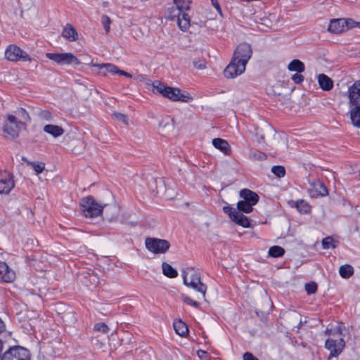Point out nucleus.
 <instances>
[{
  "mask_svg": "<svg viewBox=\"0 0 360 360\" xmlns=\"http://www.w3.org/2000/svg\"><path fill=\"white\" fill-rule=\"evenodd\" d=\"M253 205L246 201L240 200L237 203V208L230 206H224L223 211L227 214L230 219L236 224L245 228L250 226V224L247 217L241 213H250L253 210Z\"/></svg>",
  "mask_w": 360,
  "mask_h": 360,
  "instance_id": "1",
  "label": "nucleus"
},
{
  "mask_svg": "<svg viewBox=\"0 0 360 360\" xmlns=\"http://www.w3.org/2000/svg\"><path fill=\"white\" fill-rule=\"evenodd\" d=\"M184 283L200 292L203 297H205L207 286L200 279V273L198 269L193 267H186L182 271Z\"/></svg>",
  "mask_w": 360,
  "mask_h": 360,
  "instance_id": "2",
  "label": "nucleus"
},
{
  "mask_svg": "<svg viewBox=\"0 0 360 360\" xmlns=\"http://www.w3.org/2000/svg\"><path fill=\"white\" fill-rule=\"evenodd\" d=\"M81 210L86 217H95L98 216L104 207L98 204L92 197L87 196L80 200Z\"/></svg>",
  "mask_w": 360,
  "mask_h": 360,
  "instance_id": "3",
  "label": "nucleus"
},
{
  "mask_svg": "<svg viewBox=\"0 0 360 360\" xmlns=\"http://www.w3.org/2000/svg\"><path fill=\"white\" fill-rule=\"evenodd\" d=\"M8 122L4 127V134L7 139L17 138L20 131L24 127V122H17V117L13 115H7Z\"/></svg>",
  "mask_w": 360,
  "mask_h": 360,
  "instance_id": "4",
  "label": "nucleus"
},
{
  "mask_svg": "<svg viewBox=\"0 0 360 360\" xmlns=\"http://www.w3.org/2000/svg\"><path fill=\"white\" fill-rule=\"evenodd\" d=\"M167 18L169 20L177 18L179 27L182 31H186L190 27V18L186 13H182L176 6H172L168 8Z\"/></svg>",
  "mask_w": 360,
  "mask_h": 360,
  "instance_id": "5",
  "label": "nucleus"
},
{
  "mask_svg": "<svg viewBox=\"0 0 360 360\" xmlns=\"http://www.w3.org/2000/svg\"><path fill=\"white\" fill-rule=\"evenodd\" d=\"M145 245L147 250L154 254H164L170 247L167 240L156 238H147Z\"/></svg>",
  "mask_w": 360,
  "mask_h": 360,
  "instance_id": "6",
  "label": "nucleus"
},
{
  "mask_svg": "<svg viewBox=\"0 0 360 360\" xmlns=\"http://www.w3.org/2000/svg\"><path fill=\"white\" fill-rule=\"evenodd\" d=\"M46 58L56 62L58 65H79L80 60L71 53H47Z\"/></svg>",
  "mask_w": 360,
  "mask_h": 360,
  "instance_id": "7",
  "label": "nucleus"
},
{
  "mask_svg": "<svg viewBox=\"0 0 360 360\" xmlns=\"http://www.w3.org/2000/svg\"><path fill=\"white\" fill-rule=\"evenodd\" d=\"M5 58L9 61H30V56L16 45L11 44L5 50Z\"/></svg>",
  "mask_w": 360,
  "mask_h": 360,
  "instance_id": "8",
  "label": "nucleus"
},
{
  "mask_svg": "<svg viewBox=\"0 0 360 360\" xmlns=\"http://www.w3.org/2000/svg\"><path fill=\"white\" fill-rule=\"evenodd\" d=\"M165 97L172 101H180L183 103H190L193 101V96L186 91H181L178 88L169 86Z\"/></svg>",
  "mask_w": 360,
  "mask_h": 360,
  "instance_id": "9",
  "label": "nucleus"
},
{
  "mask_svg": "<svg viewBox=\"0 0 360 360\" xmlns=\"http://www.w3.org/2000/svg\"><path fill=\"white\" fill-rule=\"evenodd\" d=\"M247 63L235 60L233 58L225 68L224 73L226 78H235L245 70Z\"/></svg>",
  "mask_w": 360,
  "mask_h": 360,
  "instance_id": "10",
  "label": "nucleus"
},
{
  "mask_svg": "<svg viewBox=\"0 0 360 360\" xmlns=\"http://www.w3.org/2000/svg\"><path fill=\"white\" fill-rule=\"evenodd\" d=\"M2 360H30V352L27 349L17 346L6 352Z\"/></svg>",
  "mask_w": 360,
  "mask_h": 360,
  "instance_id": "11",
  "label": "nucleus"
},
{
  "mask_svg": "<svg viewBox=\"0 0 360 360\" xmlns=\"http://www.w3.org/2000/svg\"><path fill=\"white\" fill-rule=\"evenodd\" d=\"M345 346L344 339L340 338L339 340L328 339L325 343V347L330 351L328 358L337 357L342 352Z\"/></svg>",
  "mask_w": 360,
  "mask_h": 360,
  "instance_id": "12",
  "label": "nucleus"
},
{
  "mask_svg": "<svg viewBox=\"0 0 360 360\" xmlns=\"http://www.w3.org/2000/svg\"><path fill=\"white\" fill-rule=\"evenodd\" d=\"M252 51L250 44L243 43L239 44L234 51L233 58L235 60L248 63L252 57Z\"/></svg>",
  "mask_w": 360,
  "mask_h": 360,
  "instance_id": "13",
  "label": "nucleus"
},
{
  "mask_svg": "<svg viewBox=\"0 0 360 360\" xmlns=\"http://www.w3.org/2000/svg\"><path fill=\"white\" fill-rule=\"evenodd\" d=\"M14 186L13 175L6 171H0V194H8Z\"/></svg>",
  "mask_w": 360,
  "mask_h": 360,
  "instance_id": "14",
  "label": "nucleus"
},
{
  "mask_svg": "<svg viewBox=\"0 0 360 360\" xmlns=\"http://www.w3.org/2000/svg\"><path fill=\"white\" fill-rule=\"evenodd\" d=\"M349 104L360 106V80L356 81L348 89Z\"/></svg>",
  "mask_w": 360,
  "mask_h": 360,
  "instance_id": "15",
  "label": "nucleus"
},
{
  "mask_svg": "<svg viewBox=\"0 0 360 360\" xmlns=\"http://www.w3.org/2000/svg\"><path fill=\"white\" fill-rule=\"evenodd\" d=\"M89 64L92 66L97 67L99 69L105 68L108 72L112 75L117 74L127 77H132L131 75L129 72L120 70L116 65L111 63L94 64L92 62H91Z\"/></svg>",
  "mask_w": 360,
  "mask_h": 360,
  "instance_id": "16",
  "label": "nucleus"
},
{
  "mask_svg": "<svg viewBox=\"0 0 360 360\" xmlns=\"http://www.w3.org/2000/svg\"><path fill=\"white\" fill-rule=\"evenodd\" d=\"M309 192L310 195L313 198L323 196L328 194L326 187L319 181L311 184Z\"/></svg>",
  "mask_w": 360,
  "mask_h": 360,
  "instance_id": "17",
  "label": "nucleus"
},
{
  "mask_svg": "<svg viewBox=\"0 0 360 360\" xmlns=\"http://www.w3.org/2000/svg\"><path fill=\"white\" fill-rule=\"evenodd\" d=\"M0 278L5 282H12L15 278V272L5 262H0Z\"/></svg>",
  "mask_w": 360,
  "mask_h": 360,
  "instance_id": "18",
  "label": "nucleus"
},
{
  "mask_svg": "<svg viewBox=\"0 0 360 360\" xmlns=\"http://www.w3.org/2000/svg\"><path fill=\"white\" fill-rule=\"evenodd\" d=\"M345 30V20L342 18L331 20L328 27V30L333 34L341 33Z\"/></svg>",
  "mask_w": 360,
  "mask_h": 360,
  "instance_id": "19",
  "label": "nucleus"
},
{
  "mask_svg": "<svg viewBox=\"0 0 360 360\" xmlns=\"http://www.w3.org/2000/svg\"><path fill=\"white\" fill-rule=\"evenodd\" d=\"M62 37L69 41H75L78 39V33L71 24H66L62 31Z\"/></svg>",
  "mask_w": 360,
  "mask_h": 360,
  "instance_id": "20",
  "label": "nucleus"
},
{
  "mask_svg": "<svg viewBox=\"0 0 360 360\" xmlns=\"http://www.w3.org/2000/svg\"><path fill=\"white\" fill-rule=\"evenodd\" d=\"M240 197L243 199V201H246V202H250L253 205H255L259 200V196L256 193L246 188L240 191Z\"/></svg>",
  "mask_w": 360,
  "mask_h": 360,
  "instance_id": "21",
  "label": "nucleus"
},
{
  "mask_svg": "<svg viewBox=\"0 0 360 360\" xmlns=\"http://www.w3.org/2000/svg\"><path fill=\"white\" fill-rule=\"evenodd\" d=\"M212 144L216 148L219 149L224 154H230L231 147L226 140L220 138H215L212 140Z\"/></svg>",
  "mask_w": 360,
  "mask_h": 360,
  "instance_id": "22",
  "label": "nucleus"
},
{
  "mask_svg": "<svg viewBox=\"0 0 360 360\" xmlns=\"http://www.w3.org/2000/svg\"><path fill=\"white\" fill-rule=\"evenodd\" d=\"M43 130L44 132L51 135L54 138H58L62 136L65 131L61 127L51 124H46L43 127Z\"/></svg>",
  "mask_w": 360,
  "mask_h": 360,
  "instance_id": "23",
  "label": "nucleus"
},
{
  "mask_svg": "<svg viewBox=\"0 0 360 360\" xmlns=\"http://www.w3.org/2000/svg\"><path fill=\"white\" fill-rule=\"evenodd\" d=\"M119 214V207L112 205L108 207H106L104 210V216L106 220L109 221H112L115 220Z\"/></svg>",
  "mask_w": 360,
  "mask_h": 360,
  "instance_id": "24",
  "label": "nucleus"
},
{
  "mask_svg": "<svg viewBox=\"0 0 360 360\" xmlns=\"http://www.w3.org/2000/svg\"><path fill=\"white\" fill-rule=\"evenodd\" d=\"M318 82L320 87L324 91H329L333 86L332 79L324 74H320L318 76Z\"/></svg>",
  "mask_w": 360,
  "mask_h": 360,
  "instance_id": "25",
  "label": "nucleus"
},
{
  "mask_svg": "<svg viewBox=\"0 0 360 360\" xmlns=\"http://www.w3.org/2000/svg\"><path fill=\"white\" fill-rule=\"evenodd\" d=\"M288 69L291 72H297L301 73L304 71V64L298 59L292 60L288 65Z\"/></svg>",
  "mask_w": 360,
  "mask_h": 360,
  "instance_id": "26",
  "label": "nucleus"
},
{
  "mask_svg": "<svg viewBox=\"0 0 360 360\" xmlns=\"http://www.w3.org/2000/svg\"><path fill=\"white\" fill-rule=\"evenodd\" d=\"M349 115L352 124L360 128V106L353 107Z\"/></svg>",
  "mask_w": 360,
  "mask_h": 360,
  "instance_id": "27",
  "label": "nucleus"
},
{
  "mask_svg": "<svg viewBox=\"0 0 360 360\" xmlns=\"http://www.w3.org/2000/svg\"><path fill=\"white\" fill-rule=\"evenodd\" d=\"M173 325L176 334L180 336H184L188 332L186 324L181 320L175 321Z\"/></svg>",
  "mask_w": 360,
  "mask_h": 360,
  "instance_id": "28",
  "label": "nucleus"
},
{
  "mask_svg": "<svg viewBox=\"0 0 360 360\" xmlns=\"http://www.w3.org/2000/svg\"><path fill=\"white\" fill-rule=\"evenodd\" d=\"M292 203L295 204V207L297 208L298 212L302 214H307L311 211V206L303 200L292 202Z\"/></svg>",
  "mask_w": 360,
  "mask_h": 360,
  "instance_id": "29",
  "label": "nucleus"
},
{
  "mask_svg": "<svg viewBox=\"0 0 360 360\" xmlns=\"http://www.w3.org/2000/svg\"><path fill=\"white\" fill-rule=\"evenodd\" d=\"M174 4L178 8L182 13L190 9L191 4V0H173Z\"/></svg>",
  "mask_w": 360,
  "mask_h": 360,
  "instance_id": "30",
  "label": "nucleus"
},
{
  "mask_svg": "<svg viewBox=\"0 0 360 360\" xmlns=\"http://www.w3.org/2000/svg\"><path fill=\"white\" fill-rule=\"evenodd\" d=\"M162 268L164 275L169 278H176L178 276L176 270L166 262L162 263Z\"/></svg>",
  "mask_w": 360,
  "mask_h": 360,
  "instance_id": "31",
  "label": "nucleus"
},
{
  "mask_svg": "<svg viewBox=\"0 0 360 360\" xmlns=\"http://www.w3.org/2000/svg\"><path fill=\"white\" fill-rule=\"evenodd\" d=\"M339 273L342 278H348L354 274V269L351 265L345 264L340 267Z\"/></svg>",
  "mask_w": 360,
  "mask_h": 360,
  "instance_id": "32",
  "label": "nucleus"
},
{
  "mask_svg": "<svg viewBox=\"0 0 360 360\" xmlns=\"http://www.w3.org/2000/svg\"><path fill=\"white\" fill-rule=\"evenodd\" d=\"M285 250L278 245L272 246L269 250V255L272 257H279L284 255Z\"/></svg>",
  "mask_w": 360,
  "mask_h": 360,
  "instance_id": "33",
  "label": "nucleus"
},
{
  "mask_svg": "<svg viewBox=\"0 0 360 360\" xmlns=\"http://www.w3.org/2000/svg\"><path fill=\"white\" fill-rule=\"evenodd\" d=\"M168 87L169 86H165L159 81H155L153 83V91L155 90L158 93L162 94L164 96L166 94V91H167Z\"/></svg>",
  "mask_w": 360,
  "mask_h": 360,
  "instance_id": "34",
  "label": "nucleus"
},
{
  "mask_svg": "<svg viewBox=\"0 0 360 360\" xmlns=\"http://www.w3.org/2000/svg\"><path fill=\"white\" fill-rule=\"evenodd\" d=\"M15 116L17 117V122L21 121L23 122L24 121H29L30 119L28 113L23 108L16 110Z\"/></svg>",
  "mask_w": 360,
  "mask_h": 360,
  "instance_id": "35",
  "label": "nucleus"
},
{
  "mask_svg": "<svg viewBox=\"0 0 360 360\" xmlns=\"http://www.w3.org/2000/svg\"><path fill=\"white\" fill-rule=\"evenodd\" d=\"M337 245V241L332 237H326L322 240L323 249L335 248Z\"/></svg>",
  "mask_w": 360,
  "mask_h": 360,
  "instance_id": "36",
  "label": "nucleus"
},
{
  "mask_svg": "<svg viewBox=\"0 0 360 360\" xmlns=\"http://www.w3.org/2000/svg\"><path fill=\"white\" fill-rule=\"evenodd\" d=\"M28 164L32 166L37 174L41 173L45 169V164L42 162H28Z\"/></svg>",
  "mask_w": 360,
  "mask_h": 360,
  "instance_id": "37",
  "label": "nucleus"
},
{
  "mask_svg": "<svg viewBox=\"0 0 360 360\" xmlns=\"http://www.w3.org/2000/svg\"><path fill=\"white\" fill-rule=\"evenodd\" d=\"M271 172L278 177H283L285 174V169L283 166H274Z\"/></svg>",
  "mask_w": 360,
  "mask_h": 360,
  "instance_id": "38",
  "label": "nucleus"
},
{
  "mask_svg": "<svg viewBox=\"0 0 360 360\" xmlns=\"http://www.w3.org/2000/svg\"><path fill=\"white\" fill-rule=\"evenodd\" d=\"M112 117L117 120L124 123L126 125L129 124V120L126 115L120 112H114Z\"/></svg>",
  "mask_w": 360,
  "mask_h": 360,
  "instance_id": "39",
  "label": "nucleus"
},
{
  "mask_svg": "<svg viewBox=\"0 0 360 360\" xmlns=\"http://www.w3.org/2000/svg\"><path fill=\"white\" fill-rule=\"evenodd\" d=\"M101 22L105 29V32L108 33L110 32V25L111 23L110 18L108 15H103L101 17Z\"/></svg>",
  "mask_w": 360,
  "mask_h": 360,
  "instance_id": "40",
  "label": "nucleus"
},
{
  "mask_svg": "<svg viewBox=\"0 0 360 360\" xmlns=\"http://www.w3.org/2000/svg\"><path fill=\"white\" fill-rule=\"evenodd\" d=\"M94 329L102 333H107L109 330L108 326L104 323H97L94 326Z\"/></svg>",
  "mask_w": 360,
  "mask_h": 360,
  "instance_id": "41",
  "label": "nucleus"
},
{
  "mask_svg": "<svg viewBox=\"0 0 360 360\" xmlns=\"http://www.w3.org/2000/svg\"><path fill=\"white\" fill-rule=\"evenodd\" d=\"M305 290L309 295L314 294L316 292V291L317 290V285L314 282L307 283L305 285Z\"/></svg>",
  "mask_w": 360,
  "mask_h": 360,
  "instance_id": "42",
  "label": "nucleus"
},
{
  "mask_svg": "<svg viewBox=\"0 0 360 360\" xmlns=\"http://www.w3.org/2000/svg\"><path fill=\"white\" fill-rule=\"evenodd\" d=\"M193 66L198 70H204L206 68L205 60L201 59H195L193 62Z\"/></svg>",
  "mask_w": 360,
  "mask_h": 360,
  "instance_id": "43",
  "label": "nucleus"
},
{
  "mask_svg": "<svg viewBox=\"0 0 360 360\" xmlns=\"http://www.w3.org/2000/svg\"><path fill=\"white\" fill-rule=\"evenodd\" d=\"M39 116L41 119L46 121H51L53 119L52 114L49 110H42L39 112Z\"/></svg>",
  "mask_w": 360,
  "mask_h": 360,
  "instance_id": "44",
  "label": "nucleus"
},
{
  "mask_svg": "<svg viewBox=\"0 0 360 360\" xmlns=\"http://www.w3.org/2000/svg\"><path fill=\"white\" fill-rule=\"evenodd\" d=\"M182 299L184 302L194 307H198L199 306V303L198 302L193 300L192 299L187 296L182 295Z\"/></svg>",
  "mask_w": 360,
  "mask_h": 360,
  "instance_id": "45",
  "label": "nucleus"
},
{
  "mask_svg": "<svg viewBox=\"0 0 360 360\" xmlns=\"http://www.w3.org/2000/svg\"><path fill=\"white\" fill-rule=\"evenodd\" d=\"M345 27L346 29H352L356 27V24H357L356 21H354V20L351 18L345 19Z\"/></svg>",
  "mask_w": 360,
  "mask_h": 360,
  "instance_id": "46",
  "label": "nucleus"
},
{
  "mask_svg": "<svg viewBox=\"0 0 360 360\" xmlns=\"http://www.w3.org/2000/svg\"><path fill=\"white\" fill-rule=\"evenodd\" d=\"M250 158L255 159V160H256V159L264 160L266 158L265 155L260 152H258V153L252 152L250 154Z\"/></svg>",
  "mask_w": 360,
  "mask_h": 360,
  "instance_id": "47",
  "label": "nucleus"
},
{
  "mask_svg": "<svg viewBox=\"0 0 360 360\" xmlns=\"http://www.w3.org/2000/svg\"><path fill=\"white\" fill-rule=\"evenodd\" d=\"M292 80L296 84H300L304 80V77L300 73H295L292 76Z\"/></svg>",
  "mask_w": 360,
  "mask_h": 360,
  "instance_id": "48",
  "label": "nucleus"
},
{
  "mask_svg": "<svg viewBox=\"0 0 360 360\" xmlns=\"http://www.w3.org/2000/svg\"><path fill=\"white\" fill-rule=\"evenodd\" d=\"M243 360H259L250 352H245L243 356Z\"/></svg>",
  "mask_w": 360,
  "mask_h": 360,
  "instance_id": "49",
  "label": "nucleus"
},
{
  "mask_svg": "<svg viewBox=\"0 0 360 360\" xmlns=\"http://www.w3.org/2000/svg\"><path fill=\"white\" fill-rule=\"evenodd\" d=\"M211 4L215 8V9L217 11V12L221 15L222 12H221L219 4L218 2V0H211Z\"/></svg>",
  "mask_w": 360,
  "mask_h": 360,
  "instance_id": "50",
  "label": "nucleus"
},
{
  "mask_svg": "<svg viewBox=\"0 0 360 360\" xmlns=\"http://www.w3.org/2000/svg\"><path fill=\"white\" fill-rule=\"evenodd\" d=\"M198 356L200 360H207V354L202 350L198 351Z\"/></svg>",
  "mask_w": 360,
  "mask_h": 360,
  "instance_id": "51",
  "label": "nucleus"
},
{
  "mask_svg": "<svg viewBox=\"0 0 360 360\" xmlns=\"http://www.w3.org/2000/svg\"><path fill=\"white\" fill-rule=\"evenodd\" d=\"M167 121H168V122H167V123H165V124H164V126H163V127H166V126H167V125H168V127H169V130H173V129H174V124H169V122H172L174 121V120H173V119H169V118H168V119H167Z\"/></svg>",
  "mask_w": 360,
  "mask_h": 360,
  "instance_id": "52",
  "label": "nucleus"
},
{
  "mask_svg": "<svg viewBox=\"0 0 360 360\" xmlns=\"http://www.w3.org/2000/svg\"><path fill=\"white\" fill-rule=\"evenodd\" d=\"M270 93L273 94L274 95H281V92L276 91L274 90V89H272V91Z\"/></svg>",
  "mask_w": 360,
  "mask_h": 360,
  "instance_id": "53",
  "label": "nucleus"
},
{
  "mask_svg": "<svg viewBox=\"0 0 360 360\" xmlns=\"http://www.w3.org/2000/svg\"><path fill=\"white\" fill-rule=\"evenodd\" d=\"M281 86H282V84L281 82H278L277 84H276V85H274L273 86V88H278V87H280Z\"/></svg>",
  "mask_w": 360,
  "mask_h": 360,
  "instance_id": "54",
  "label": "nucleus"
},
{
  "mask_svg": "<svg viewBox=\"0 0 360 360\" xmlns=\"http://www.w3.org/2000/svg\"><path fill=\"white\" fill-rule=\"evenodd\" d=\"M331 333V330H329V329H326V333L328 334V335H330Z\"/></svg>",
  "mask_w": 360,
  "mask_h": 360,
  "instance_id": "55",
  "label": "nucleus"
},
{
  "mask_svg": "<svg viewBox=\"0 0 360 360\" xmlns=\"http://www.w3.org/2000/svg\"><path fill=\"white\" fill-rule=\"evenodd\" d=\"M356 27H358L360 29V22H357V24H356Z\"/></svg>",
  "mask_w": 360,
  "mask_h": 360,
  "instance_id": "56",
  "label": "nucleus"
},
{
  "mask_svg": "<svg viewBox=\"0 0 360 360\" xmlns=\"http://www.w3.org/2000/svg\"><path fill=\"white\" fill-rule=\"evenodd\" d=\"M93 281L94 283H97V278L96 276L94 277Z\"/></svg>",
  "mask_w": 360,
  "mask_h": 360,
  "instance_id": "57",
  "label": "nucleus"
},
{
  "mask_svg": "<svg viewBox=\"0 0 360 360\" xmlns=\"http://www.w3.org/2000/svg\"><path fill=\"white\" fill-rule=\"evenodd\" d=\"M108 4L106 2H103V6H107Z\"/></svg>",
  "mask_w": 360,
  "mask_h": 360,
  "instance_id": "58",
  "label": "nucleus"
},
{
  "mask_svg": "<svg viewBox=\"0 0 360 360\" xmlns=\"http://www.w3.org/2000/svg\"><path fill=\"white\" fill-rule=\"evenodd\" d=\"M338 333H341L340 328H338Z\"/></svg>",
  "mask_w": 360,
  "mask_h": 360,
  "instance_id": "59",
  "label": "nucleus"
}]
</instances>
